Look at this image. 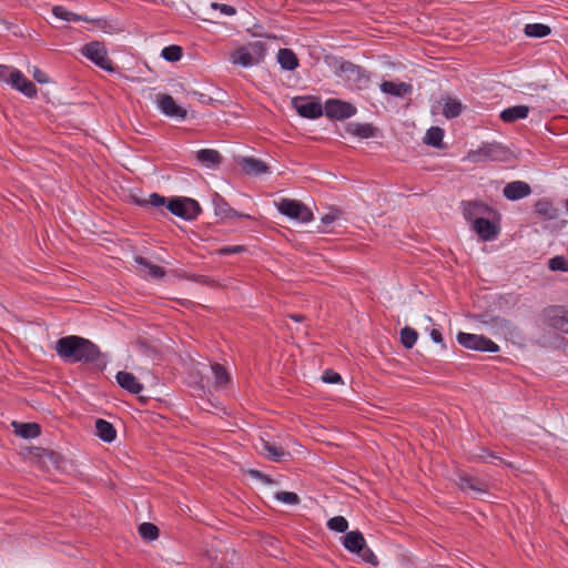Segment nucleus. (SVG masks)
Instances as JSON below:
<instances>
[{"mask_svg":"<svg viewBox=\"0 0 568 568\" xmlns=\"http://www.w3.org/2000/svg\"><path fill=\"white\" fill-rule=\"evenodd\" d=\"M55 351L60 357L70 363L101 362V353L95 344L80 336L71 335L58 339Z\"/></svg>","mask_w":568,"mask_h":568,"instance_id":"nucleus-1","label":"nucleus"},{"mask_svg":"<svg viewBox=\"0 0 568 568\" xmlns=\"http://www.w3.org/2000/svg\"><path fill=\"white\" fill-rule=\"evenodd\" d=\"M136 203L141 206H166V209L172 214L180 216L184 220H193L201 212L200 204L195 200L190 197H174L168 201L164 196L158 193H152L146 199L136 200Z\"/></svg>","mask_w":568,"mask_h":568,"instance_id":"nucleus-2","label":"nucleus"},{"mask_svg":"<svg viewBox=\"0 0 568 568\" xmlns=\"http://www.w3.org/2000/svg\"><path fill=\"white\" fill-rule=\"evenodd\" d=\"M266 48L263 41L250 42L236 48L231 53V62L243 68L260 64L265 57Z\"/></svg>","mask_w":568,"mask_h":568,"instance_id":"nucleus-3","label":"nucleus"},{"mask_svg":"<svg viewBox=\"0 0 568 568\" xmlns=\"http://www.w3.org/2000/svg\"><path fill=\"white\" fill-rule=\"evenodd\" d=\"M505 154L506 150L499 143H485L477 150L468 151L465 160L473 163L485 162L488 160L498 161L501 160Z\"/></svg>","mask_w":568,"mask_h":568,"instance_id":"nucleus-4","label":"nucleus"},{"mask_svg":"<svg viewBox=\"0 0 568 568\" xmlns=\"http://www.w3.org/2000/svg\"><path fill=\"white\" fill-rule=\"evenodd\" d=\"M458 343L465 348L479 351V352H488L496 353L499 351V346L493 342L491 339L477 334L469 333H458L457 335Z\"/></svg>","mask_w":568,"mask_h":568,"instance_id":"nucleus-5","label":"nucleus"},{"mask_svg":"<svg viewBox=\"0 0 568 568\" xmlns=\"http://www.w3.org/2000/svg\"><path fill=\"white\" fill-rule=\"evenodd\" d=\"M278 211L291 219L307 223L313 219L310 209L296 200L284 199L277 205Z\"/></svg>","mask_w":568,"mask_h":568,"instance_id":"nucleus-6","label":"nucleus"},{"mask_svg":"<svg viewBox=\"0 0 568 568\" xmlns=\"http://www.w3.org/2000/svg\"><path fill=\"white\" fill-rule=\"evenodd\" d=\"M81 53L94 62L101 69L112 71L111 61L108 58L106 49L102 42L92 41L82 47Z\"/></svg>","mask_w":568,"mask_h":568,"instance_id":"nucleus-7","label":"nucleus"},{"mask_svg":"<svg viewBox=\"0 0 568 568\" xmlns=\"http://www.w3.org/2000/svg\"><path fill=\"white\" fill-rule=\"evenodd\" d=\"M292 105L296 110V112L303 118L317 119L323 114L322 104L317 101L312 100L311 98H293Z\"/></svg>","mask_w":568,"mask_h":568,"instance_id":"nucleus-8","label":"nucleus"},{"mask_svg":"<svg viewBox=\"0 0 568 568\" xmlns=\"http://www.w3.org/2000/svg\"><path fill=\"white\" fill-rule=\"evenodd\" d=\"M544 321L547 325L568 333V310L562 306H550L544 311Z\"/></svg>","mask_w":568,"mask_h":568,"instance_id":"nucleus-9","label":"nucleus"},{"mask_svg":"<svg viewBox=\"0 0 568 568\" xmlns=\"http://www.w3.org/2000/svg\"><path fill=\"white\" fill-rule=\"evenodd\" d=\"M324 112L331 119L343 120L354 115L356 109L351 103L332 99L326 101Z\"/></svg>","mask_w":568,"mask_h":568,"instance_id":"nucleus-10","label":"nucleus"},{"mask_svg":"<svg viewBox=\"0 0 568 568\" xmlns=\"http://www.w3.org/2000/svg\"><path fill=\"white\" fill-rule=\"evenodd\" d=\"M155 102L163 114L170 118L184 120L186 110L176 104L174 99L164 93L156 94Z\"/></svg>","mask_w":568,"mask_h":568,"instance_id":"nucleus-11","label":"nucleus"},{"mask_svg":"<svg viewBox=\"0 0 568 568\" xmlns=\"http://www.w3.org/2000/svg\"><path fill=\"white\" fill-rule=\"evenodd\" d=\"M456 484L462 490L468 491L476 497L484 495L488 489L486 483L465 473L457 474Z\"/></svg>","mask_w":568,"mask_h":568,"instance_id":"nucleus-12","label":"nucleus"},{"mask_svg":"<svg viewBox=\"0 0 568 568\" xmlns=\"http://www.w3.org/2000/svg\"><path fill=\"white\" fill-rule=\"evenodd\" d=\"M134 262L136 264L135 268L138 270V272L144 276H148L152 280H160L165 275L164 268L156 264H153L145 257L135 256Z\"/></svg>","mask_w":568,"mask_h":568,"instance_id":"nucleus-13","label":"nucleus"},{"mask_svg":"<svg viewBox=\"0 0 568 568\" xmlns=\"http://www.w3.org/2000/svg\"><path fill=\"white\" fill-rule=\"evenodd\" d=\"M9 84L29 98H33L37 94L34 83L28 80L24 74L17 69L12 72Z\"/></svg>","mask_w":568,"mask_h":568,"instance_id":"nucleus-14","label":"nucleus"},{"mask_svg":"<svg viewBox=\"0 0 568 568\" xmlns=\"http://www.w3.org/2000/svg\"><path fill=\"white\" fill-rule=\"evenodd\" d=\"M471 229L484 241H490L498 234V226L486 217H476Z\"/></svg>","mask_w":568,"mask_h":568,"instance_id":"nucleus-15","label":"nucleus"},{"mask_svg":"<svg viewBox=\"0 0 568 568\" xmlns=\"http://www.w3.org/2000/svg\"><path fill=\"white\" fill-rule=\"evenodd\" d=\"M530 193V185L524 181L510 182L503 190L504 196L510 201L524 199L528 196Z\"/></svg>","mask_w":568,"mask_h":568,"instance_id":"nucleus-16","label":"nucleus"},{"mask_svg":"<svg viewBox=\"0 0 568 568\" xmlns=\"http://www.w3.org/2000/svg\"><path fill=\"white\" fill-rule=\"evenodd\" d=\"M214 212L222 220H233L236 217H248V215L237 213L229 203L217 193L213 195Z\"/></svg>","mask_w":568,"mask_h":568,"instance_id":"nucleus-17","label":"nucleus"},{"mask_svg":"<svg viewBox=\"0 0 568 568\" xmlns=\"http://www.w3.org/2000/svg\"><path fill=\"white\" fill-rule=\"evenodd\" d=\"M464 216L466 220L474 224L476 217H485V215L490 214L493 210L481 202H467L464 204Z\"/></svg>","mask_w":568,"mask_h":568,"instance_id":"nucleus-18","label":"nucleus"},{"mask_svg":"<svg viewBox=\"0 0 568 568\" xmlns=\"http://www.w3.org/2000/svg\"><path fill=\"white\" fill-rule=\"evenodd\" d=\"M260 453L263 454L266 458L272 462L282 460L287 453L281 446L275 445L274 443L267 442L265 439H260V446H257Z\"/></svg>","mask_w":568,"mask_h":568,"instance_id":"nucleus-19","label":"nucleus"},{"mask_svg":"<svg viewBox=\"0 0 568 568\" xmlns=\"http://www.w3.org/2000/svg\"><path fill=\"white\" fill-rule=\"evenodd\" d=\"M118 384L132 394H139L143 386L139 383L135 376L128 372H119L115 376Z\"/></svg>","mask_w":568,"mask_h":568,"instance_id":"nucleus-20","label":"nucleus"},{"mask_svg":"<svg viewBox=\"0 0 568 568\" xmlns=\"http://www.w3.org/2000/svg\"><path fill=\"white\" fill-rule=\"evenodd\" d=\"M366 541L364 539V536L358 530H353L347 532L343 538V545L344 547L351 551V552H357L361 551L363 546H365Z\"/></svg>","mask_w":568,"mask_h":568,"instance_id":"nucleus-21","label":"nucleus"},{"mask_svg":"<svg viewBox=\"0 0 568 568\" xmlns=\"http://www.w3.org/2000/svg\"><path fill=\"white\" fill-rule=\"evenodd\" d=\"M196 159L206 168H215L221 163L222 156L216 150L202 149L196 152Z\"/></svg>","mask_w":568,"mask_h":568,"instance_id":"nucleus-22","label":"nucleus"},{"mask_svg":"<svg viewBox=\"0 0 568 568\" xmlns=\"http://www.w3.org/2000/svg\"><path fill=\"white\" fill-rule=\"evenodd\" d=\"M381 90L384 93L394 95V97H404L405 94L412 91V85L405 82H393V81H384L381 84Z\"/></svg>","mask_w":568,"mask_h":568,"instance_id":"nucleus-23","label":"nucleus"},{"mask_svg":"<svg viewBox=\"0 0 568 568\" xmlns=\"http://www.w3.org/2000/svg\"><path fill=\"white\" fill-rule=\"evenodd\" d=\"M529 113V108L527 105H515L508 109H505L500 113V119L504 122L511 123L519 119H526Z\"/></svg>","mask_w":568,"mask_h":568,"instance_id":"nucleus-24","label":"nucleus"},{"mask_svg":"<svg viewBox=\"0 0 568 568\" xmlns=\"http://www.w3.org/2000/svg\"><path fill=\"white\" fill-rule=\"evenodd\" d=\"M14 433L22 438H34L40 435V426L36 423L13 422Z\"/></svg>","mask_w":568,"mask_h":568,"instance_id":"nucleus-25","label":"nucleus"},{"mask_svg":"<svg viewBox=\"0 0 568 568\" xmlns=\"http://www.w3.org/2000/svg\"><path fill=\"white\" fill-rule=\"evenodd\" d=\"M97 436L105 443H111L115 439L116 432L113 425L104 419L95 422Z\"/></svg>","mask_w":568,"mask_h":568,"instance_id":"nucleus-26","label":"nucleus"},{"mask_svg":"<svg viewBox=\"0 0 568 568\" xmlns=\"http://www.w3.org/2000/svg\"><path fill=\"white\" fill-rule=\"evenodd\" d=\"M346 132L361 139H368L374 136L375 128L368 123L362 124L351 122L346 124Z\"/></svg>","mask_w":568,"mask_h":568,"instance_id":"nucleus-27","label":"nucleus"},{"mask_svg":"<svg viewBox=\"0 0 568 568\" xmlns=\"http://www.w3.org/2000/svg\"><path fill=\"white\" fill-rule=\"evenodd\" d=\"M240 164L242 169L248 174L260 175L266 173L268 170L265 162L255 158H244Z\"/></svg>","mask_w":568,"mask_h":568,"instance_id":"nucleus-28","label":"nucleus"},{"mask_svg":"<svg viewBox=\"0 0 568 568\" xmlns=\"http://www.w3.org/2000/svg\"><path fill=\"white\" fill-rule=\"evenodd\" d=\"M277 61L283 69L288 71L295 70L298 67V59L291 49H280Z\"/></svg>","mask_w":568,"mask_h":568,"instance_id":"nucleus-29","label":"nucleus"},{"mask_svg":"<svg viewBox=\"0 0 568 568\" xmlns=\"http://www.w3.org/2000/svg\"><path fill=\"white\" fill-rule=\"evenodd\" d=\"M535 209L536 212L545 220H555L558 217V210L546 199L537 201Z\"/></svg>","mask_w":568,"mask_h":568,"instance_id":"nucleus-30","label":"nucleus"},{"mask_svg":"<svg viewBox=\"0 0 568 568\" xmlns=\"http://www.w3.org/2000/svg\"><path fill=\"white\" fill-rule=\"evenodd\" d=\"M212 373L214 376L215 388H224L231 382V376L222 365L215 363L212 365Z\"/></svg>","mask_w":568,"mask_h":568,"instance_id":"nucleus-31","label":"nucleus"},{"mask_svg":"<svg viewBox=\"0 0 568 568\" xmlns=\"http://www.w3.org/2000/svg\"><path fill=\"white\" fill-rule=\"evenodd\" d=\"M462 110H463V106H462L460 101H458L452 97H447L445 99L443 114L447 119H453V118L458 116L462 113Z\"/></svg>","mask_w":568,"mask_h":568,"instance_id":"nucleus-32","label":"nucleus"},{"mask_svg":"<svg viewBox=\"0 0 568 568\" xmlns=\"http://www.w3.org/2000/svg\"><path fill=\"white\" fill-rule=\"evenodd\" d=\"M550 28L542 23H528L525 26L524 32L530 38H544L550 33Z\"/></svg>","mask_w":568,"mask_h":568,"instance_id":"nucleus-33","label":"nucleus"},{"mask_svg":"<svg viewBox=\"0 0 568 568\" xmlns=\"http://www.w3.org/2000/svg\"><path fill=\"white\" fill-rule=\"evenodd\" d=\"M52 13L58 19H61L64 21H91L90 19L82 17L80 14L73 13L61 6L53 7Z\"/></svg>","mask_w":568,"mask_h":568,"instance_id":"nucleus-34","label":"nucleus"},{"mask_svg":"<svg viewBox=\"0 0 568 568\" xmlns=\"http://www.w3.org/2000/svg\"><path fill=\"white\" fill-rule=\"evenodd\" d=\"M443 138H444V131L443 129L438 128V126H432L426 135H425V139H424V142L428 145H432V146H435V148H440L442 146V141H443Z\"/></svg>","mask_w":568,"mask_h":568,"instance_id":"nucleus-35","label":"nucleus"},{"mask_svg":"<svg viewBox=\"0 0 568 568\" xmlns=\"http://www.w3.org/2000/svg\"><path fill=\"white\" fill-rule=\"evenodd\" d=\"M417 332L412 327H404L400 331V343L406 348H412L417 341Z\"/></svg>","mask_w":568,"mask_h":568,"instance_id":"nucleus-36","label":"nucleus"},{"mask_svg":"<svg viewBox=\"0 0 568 568\" xmlns=\"http://www.w3.org/2000/svg\"><path fill=\"white\" fill-rule=\"evenodd\" d=\"M139 534L145 540H154L159 537V528L152 523H143L139 526Z\"/></svg>","mask_w":568,"mask_h":568,"instance_id":"nucleus-37","label":"nucleus"},{"mask_svg":"<svg viewBox=\"0 0 568 568\" xmlns=\"http://www.w3.org/2000/svg\"><path fill=\"white\" fill-rule=\"evenodd\" d=\"M161 57L169 62H176L182 58V49L174 44L165 47L161 52Z\"/></svg>","mask_w":568,"mask_h":568,"instance_id":"nucleus-38","label":"nucleus"},{"mask_svg":"<svg viewBox=\"0 0 568 568\" xmlns=\"http://www.w3.org/2000/svg\"><path fill=\"white\" fill-rule=\"evenodd\" d=\"M327 527L336 532H345L348 528V521L343 516H335L327 521Z\"/></svg>","mask_w":568,"mask_h":568,"instance_id":"nucleus-39","label":"nucleus"},{"mask_svg":"<svg viewBox=\"0 0 568 568\" xmlns=\"http://www.w3.org/2000/svg\"><path fill=\"white\" fill-rule=\"evenodd\" d=\"M275 498L281 503L290 505H297L301 501L298 495L292 491H278L275 494Z\"/></svg>","mask_w":568,"mask_h":568,"instance_id":"nucleus-40","label":"nucleus"},{"mask_svg":"<svg viewBox=\"0 0 568 568\" xmlns=\"http://www.w3.org/2000/svg\"><path fill=\"white\" fill-rule=\"evenodd\" d=\"M549 268L551 271L568 272V262L564 256H555L549 260Z\"/></svg>","mask_w":568,"mask_h":568,"instance_id":"nucleus-41","label":"nucleus"},{"mask_svg":"<svg viewBox=\"0 0 568 568\" xmlns=\"http://www.w3.org/2000/svg\"><path fill=\"white\" fill-rule=\"evenodd\" d=\"M494 324L495 327L505 336L511 335L514 333V327L506 320L496 318L494 320Z\"/></svg>","mask_w":568,"mask_h":568,"instance_id":"nucleus-42","label":"nucleus"},{"mask_svg":"<svg viewBox=\"0 0 568 568\" xmlns=\"http://www.w3.org/2000/svg\"><path fill=\"white\" fill-rule=\"evenodd\" d=\"M364 561L368 562V564H372V565H377L378 561H377V558L376 556L374 555V552L365 546H363V548L361 549V551H357L356 552Z\"/></svg>","mask_w":568,"mask_h":568,"instance_id":"nucleus-43","label":"nucleus"},{"mask_svg":"<svg viewBox=\"0 0 568 568\" xmlns=\"http://www.w3.org/2000/svg\"><path fill=\"white\" fill-rule=\"evenodd\" d=\"M322 379L323 382L325 383H329V384H336V383H339L342 381V377L338 373L332 371V369H326L322 376Z\"/></svg>","mask_w":568,"mask_h":568,"instance_id":"nucleus-44","label":"nucleus"},{"mask_svg":"<svg viewBox=\"0 0 568 568\" xmlns=\"http://www.w3.org/2000/svg\"><path fill=\"white\" fill-rule=\"evenodd\" d=\"M211 8L219 9L225 16H233L236 12L234 7L229 6V4L217 3V2H212Z\"/></svg>","mask_w":568,"mask_h":568,"instance_id":"nucleus-45","label":"nucleus"},{"mask_svg":"<svg viewBox=\"0 0 568 568\" xmlns=\"http://www.w3.org/2000/svg\"><path fill=\"white\" fill-rule=\"evenodd\" d=\"M14 68L0 64V82L9 83Z\"/></svg>","mask_w":568,"mask_h":568,"instance_id":"nucleus-46","label":"nucleus"},{"mask_svg":"<svg viewBox=\"0 0 568 568\" xmlns=\"http://www.w3.org/2000/svg\"><path fill=\"white\" fill-rule=\"evenodd\" d=\"M32 77L38 83L43 84V83L49 82L48 75L43 71H41L38 67H33Z\"/></svg>","mask_w":568,"mask_h":568,"instance_id":"nucleus-47","label":"nucleus"},{"mask_svg":"<svg viewBox=\"0 0 568 568\" xmlns=\"http://www.w3.org/2000/svg\"><path fill=\"white\" fill-rule=\"evenodd\" d=\"M248 474H250L252 477L257 478V479H260L261 481H263V483H265V484H268V485L274 484V480H273L270 476H267V475H265V474L261 473L260 470H256V469H250V470H248Z\"/></svg>","mask_w":568,"mask_h":568,"instance_id":"nucleus-48","label":"nucleus"},{"mask_svg":"<svg viewBox=\"0 0 568 568\" xmlns=\"http://www.w3.org/2000/svg\"><path fill=\"white\" fill-rule=\"evenodd\" d=\"M474 459H477V460H488V459H491V460H501L498 456H496L494 453L491 452H488L486 449H481V453L479 455H475L474 456Z\"/></svg>","mask_w":568,"mask_h":568,"instance_id":"nucleus-49","label":"nucleus"},{"mask_svg":"<svg viewBox=\"0 0 568 568\" xmlns=\"http://www.w3.org/2000/svg\"><path fill=\"white\" fill-rule=\"evenodd\" d=\"M244 251V247L241 246V245H236V246H226V247H223L220 250V253L221 254H233V253H240Z\"/></svg>","mask_w":568,"mask_h":568,"instance_id":"nucleus-50","label":"nucleus"},{"mask_svg":"<svg viewBox=\"0 0 568 568\" xmlns=\"http://www.w3.org/2000/svg\"><path fill=\"white\" fill-rule=\"evenodd\" d=\"M430 338L435 342V343H443V336L440 334L439 331L437 329H432L430 331Z\"/></svg>","mask_w":568,"mask_h":568,"instance_id":"nucleus-51","label":"nucleus"},{"mask_svg":"<svg viewBox=\"0 0 568 568\" xmlns=\"http://www.w3.org/2000/svg\"><path fill=\"white\" fill-rule=\"evenodd\" d=\"M336 220L335 213H327L322 217V222L326 225L333 223Z\"/></svg>","mask_w":568,"mask_h":568,"instance_id":"nucleus-52","label":"nucleus"},{"mask_svg":"<svg viewBox=\"0 0 568 568\" xmlns=\"http://www.w3.org/2000/svg\"><path fill=\"white\" fill-rule=\"evenodd\" d=\"M290 318H292L295 322H303L305 320V317L303 315H300V314H291Z\"/></svg>","mask_w":568,"mask_h":568,"instance_id":"nucleus-53","label":"nucleus"},{"mask_svg":"<svg viewBox=\"0 0 568 568\" xmlns=\"http://www.w3.org/2000/svg\"><path fill=\"white\" fill-rule=\"evenodd\" d=\"M425 320L429 323L432 322V318L429 316H425Z\"/></svg>","mask_w":568,"mask_h":568,"instance_id":"nucleus-54","label":"nucleus"},{"mask_svg":"<svg viewBox=\"0 0 568 568\" xmlns=\"http://www.w3.org/2000/svg\"><path fill=\"white\" fill-rule=\"evenodd\" d=\"M566 209H567V211H568V200L566 201Z\"/></svg>","mask_w":568,"mask_h":568,"instance_id":"nucleus-55","label":"nucleus"},{"mask_svg":"<svg viewBox=\"0 0 568 568\" xmlns=\"http://www.w3.org/2000/svg\"><path fill=\"white\" fill-rule=\"evenodd\" d=\"M214 568H221V567H214Z\"/></svg>","mask_w":568,"mask_h":568,"instance_id":"nucleus-56","label":"nucleus"}]
</instances>
